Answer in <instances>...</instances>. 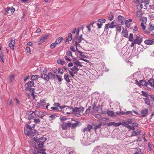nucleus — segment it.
I'll list each match as a JSON object with an SVG mask.
<instances>
[{
    "label": "nucleus",
    "mask_w": 154,
    "mask_h": 154,
    "mask_svg": "<svg viewBox=\"0 0 154 154\" xmlns=\"http://www.w3.org/2000/svg\"><path fill=\"white\" fill-rule=\"evenodd\" d=\"M33 140L36 142L38 145V147H36V149H42L44 147V143L47 140L46 137H42L38 139L34 137Z\"/></svg>",
    "instance_id": "1"
},
{
    "label": "nucleus",
    "mask_w": 154,
    "mask_h": 154,
    "mask_svg": "<svg viewBox=\"0 0 154 154\" xmlns=\"http://www.w3.org/2000/svg\"><path fill=\"white\" fill-rule=\"evenodd\" d=\"M26 127L27 129H29V130H27L26 129H24V132L26 135L29 136L35 134L36 131L34 130L35 125L34 124L30 125L29 124H27Z\"/></svg>",
    "instance_id": "2"
},
{
    "label": "nucleus",
    "mask_w": 154,
    "mask_h": 154,
    "mask_svg": "<svg viewBox=\"0 0 154 154\" xmlns=\"http://www.w3.org/2000/svg\"><path fill=\"white\" fill-rule=\"evenodd\" d=\"M84 107H75L72 109V112L73 114L75 116L77 117H79L82 116L81 113L84 111Z\"/></svg>",
    "instance_id": "3"
},
{
    "label": "nucleus",
    "mask_w": 154,
    "mask_h": 154,
    "mask_svg": "<svg viewBox=\"0 0 154 154\" xmlns=\"http://www.w3.org/2000/svg\"><path fill=\"white\" fill-rule=\"evenodd\" d=\"M56 75L53 74L51 72H49L48 75H42V78L44 80L48 82L49 80H54L55 79Z\"/></svg>",
    "instance_id": "4"
},
{
    "label": "nucleus",
    "mask_w": 154,
    "mask_h": 154,
    "mask_svg": "<svg viewBox=\"0 0 154 154\" xmlns=\"http://www.w3.org/2000/svg\"><path fill=\"white\" fill-rule=\"evenodd\" d=\"M143 37L140 35H137L133 39V41L136 44L140 45L142 42Z\"/></svg>",
    "instance_id": "5"
},
{
    "label": "nucleus",
    "mask_w": 154,
    "mask_h": 154,
    "mask_svg": "<svg viewBox=\"0 0 154 154\" xmlns=\"http://www.w3.org/2000/svg\"><path fill=\"white\" fill-rule=\"evenodd\" d=\"M154 30V24L150 23L146 27V33H149Z\"/></svg>",
    "instance_id": "6"
},
{
    "label": "nucleus",
    "mask_w": 154,
    "mask_h": 154,
    "mask_svg": "<svg viewBox=\"0 0 154 154\" xmlns=\"http://www.w3.org/2000/svg\"><path fill=\"white\" fill-rule=\"evenodd\" d=\"M48 36L47 35H45L42 37H41L38 42V44L39 45L41 44L48 38Z\"/></svg>",
    "instance_id": "7"
},
{
    "label": "nucleus",
    "mask_w": 154,
    "mask_h": 154,
    "mask_svg": "<svg viewBox=\"0 0 154 154\" xmlns=\"http://www.w3.org/2000/svg\"><path fill=\"white\" fill-rule=\"evenodd\" d=\"M72 124L71 123H63L61 124L62 129L63 130H66L68 127H71Z\"/></svg>",
    "instance_id": "8"
},
{
    "label": "nucleus",
    "mask_w": 154,
    "mask_h": 154,
    "mask_svg": "<svg viewBox=\"0 0 154 154\" xmlns=\"http://www.w3.org/2000/svg\"><path fill=\"white\" fill-rule=\"evenodd\" d=\"M66 106V107H65V108H66V111H67V112H66V114H70L71 112H72V109H74V108L70 106Z\"/></svg>",
    "instance_id": "9"
},
{
    "label": "nucleus",
    "mask_w": 154,
    "mask_h": 154,
    "mask_svg": "<svg viewBox=\"0 0 154 154\" xmlns=\"http://www.w3.org/2000/svg\"><path fill=\"white\" fill-rule=\"evenodd\" d=\"M117 19L118 20L119 22V23L120 25H122L123 24L125 21V18L123 16L119 15Z\"/></svg>",
    "instance_id": "10"
},
{
    "label": "nucleus",
    "mask_w": 154,
    "mask_h": 154,
    "mask_svg": "<svg viewBox=\"0 0 154 154\" xmlns=\"http://www.w3.org/2000/svg\"><path fill=\"white\" fill-rule=\"evenodd\" d=\"M149 86L154 88V80L152 79H149L147 82V86Z\"/></svg>",
    "instance_id": "11"
},
{
    "label": "nucleus",
    "mask_w": 154,
    "mask_h": 154,
    "mask_svg": "<svg viewBox=\"0 0 154 154\" xmlns=\"http://www.w3.org/2000/svg\"><path fill=\"white\" fill-rule=\"evenodd\" d=\"M148 112V109H142L140 111L141 113V116L143 117H145L147 115Z\"/></svg>",
    "instance_id": "12"
},
{
    "label": "nucleus",
    "mask_w": 154,
    "mask_h": 154,
    "mask_svg": "<svg viewBox=\"0 0 154 154\" xmlns=\"http://www.w3.org/2000/svg\"><path fill=\"white\" fill-rule=\"evenodd\" d=\"M92 128V126L90 125H88L87 127H85L83 130V132H90Z\"/></svg>",
    "instance_id": "13"
},
{
    "label": "nucleus",
    "mask_w": 154,
    "mask_h": 154,
    "mask_svg": "<svg viewBox=\"0 0 154 154\" xmlns=\"http://www.w3.org/2000/svg\"><path fill=\"white\" fill-rule=\"evenodd\" d=\"M154 42V40L152 39H149L146 40L144 41V43L147 45H151L153 44Z\"/></svg>",
    "instance_id": "14"
},
{
    "label": "nucleus",
    "mask_w": 154,
    "mask_h": 154,
    "mask_svg": "<svg viewBox=\"0 0 154 154\" xmlns=\"http://www.w3.org/2000/svg\"><path fill=\"white\" fill-rule=\"evenodd\" d=\"M70 71L72 73H74V74H76L77 72L79 70V69L78 68L75 66H74L72 68L70 69Z\"/></svg>",
    "instance_id": "15"
},
{
    "label": "nucleus",
    "mask_w": 154,
    "mask_h": 154,
    "mask_svg": "<svg viewBox=\"0 0 154 154\" xmlns=\"http://www.w3.org/2000/svg\"><path fill=\"white\" fill-rule=\"evenodd\" d=\"M53 105L54 106H56L57 107H59L60 108L61 110L64 109L65 108V107H66V105H64L63 106H60V104L58 103H55Z\"/></svg>",
    "instance_id": "16"
},
{
    "label": "nucleus",
    "mask_w": 154,
    "mask_h": 154,
    "mask_svg": "<svg viewBox=\"0 0 154 154\" xmlns=\"http://www.w3.org/2000/svg\"><path fill=\"white\" fill-rule=\"evenodd\" d=\"M15 43V39H11V42L9 44V47L12 49H14Z\"/></svg>",
    "instance_id": "17"
},
{
    "label": "nucleus",
    "mask_w": 154,
    "mask_h": 154,
    "mask_svg": "<svg viewBox=\"0 0 154 154\" xmlns=\"http://www.w3.org/2000/svg\"><path fill=\"white\" fill-rule=\"evenodd\" d=\"M143 14L141 11H137L136 16L139 18V20H141V18L142 17Z\"/></svg>",
    "instance_id": "18"
},
{
    "label": "nucleus",
    "mask_w": 154,
    "mask_h": 154,
    "mask_svg": "<svg viewBox=\"0 0 154 154\" xmlns=\"http://www.w3.org/2000/svg\"><path fill=\"white\" fill-rule=\"evenodd\" d=\"M133 154H143V153L141 152V150L140 149L137 148L135 149V152Z\"/></svg>",
    "instance_id": "19"
},
{
    "label": "nucleus",
    "mask_w": 154,
    "mask_h": 154,
    "mask_svg": "<svg viewBox=\"0 0 154 154\" xmlns=\"http://www.w3.org/2000/svg\"><path fill=\"white\" fill-rule=\"evenodd\" d=\"M37 152L32 151V153L33 154H38V153H42L44 152V150L43 149H37Z\"/></svg>",
    "instance_id": "20"
},
{
    "label": "nucleus",
    "mask_w": 154,
    "mask_h": 154,
    "mask_svg": "<svg viewBox=\"0 0 154 154\" xmlns=\"http://www.w3.org/2000/svg\"><path fill=\"white\" fill-rule=\"evenodd\" d=\"M141 85L147 86V82H146V81L143 80H140V81L139 86H140Z\"/></svg>",
    "instance_id": "21"
},
{
    "label": "nucleus",
    "mask_w": 154,
    "mask_h": 154,
    "mask_svg": "<svg viewBox=\"0 0 154 154\" xmlns=\"http://www.w3.org/2000/svg\"><path fill=\"white\" fill-rule=\"evenodd\" d=\"M63 39V38L61 37H60L58 38L56 40L55 43L57 45H58L60 43Z\"/></svg>",
    "instance_id": "22"
},
{
    "label": "nucleus",
    "mask_w": 154,
    "mask_h": 154,
    "mask_svg": "<svg viewBox=\"0 0 154 154\" xmlns=\"http://www.w3.org/2000/svg\"><path fill=\"white\" fill-rule=\"evenodd\" d=\"M122 114H126L127 115H128L129 116H133V112L132 111H127L125 112H124L123 113H122Z\"/></svg>",
    "instance_id": "23"
},
{
    "label": "nucleus",
    "mask_w": 154,
    "mask_h": 154,
    "mask_svg": "<svg viewBox=\"0 0 154 154\" xmlns=\"http://www.w3.org/2000/svg\"><path fill=\"white\" fill-rule=\"evenodd\" d=\"M79 124H80V122H76L75 123L72 124L71 127H72L73 128H75L79 125Z\"/></svg>",
    "instance_id": "24"
},
{
    "label": "nucleus",
    "mask_w": 154,
    "mask_h": 154,
    "mask_svg": "<svg viewBox=\"0 0 154 154\" xmlns=\"http://www.w3.org/2000/svg\"><path fill=\"white\" fill-rule=\"evenodd\" d=\"M145 2H142L140 4V7L141 8H143L145 9H147V5Z\"/></svg>",
    "instance_id": "25"
},
{
    "label": "nucleus",
    "mask_w": 154,
    "mask_h": 154,
    "mask_svg": "<svg viewBox=\"0 0 154 154\" xmlns=\"http://www.w3.org/2000/svg\"><path fill=\"white\" fill-rule=\"evenodd\" d=\"M72 40V35L71 33H69L68 34V38H67L66 40V42H69V40L71 41Z\"/></svg>",
    "instance_id": "26"
},
{
    "label": "nucleus",
    "mask_w": 154,
    "mask_h": 154,
    "mask_svg": "<svg viewBox=\"0 0 154 154\" xmlns=\"http://www.w3.org/2000/svg\"><path fill=\"white\" fill-rule=\"evenodd\" d=\"M39 76L38 75H32L31 77V79L32 80H35L36 79L39 78Z\"/></svg>",
    "instance_id": "27"
},
{
    "label": "nucleus",
    "mask_w": 154,
    "mask_h": 154,
    "mask_svg": "<svg viewBox=\"0 0 154 154\" xmlns=\"http://www.w3.org/2000/svg\"><path fill=\"white\" fill-rule=\"evenodd\" d=\"M64 79L68 82H70L69 78L68 75V74H65L64 75Z\"/></svg>",
    "instance_id": "28"
},
{
    "label": "nucleus",
    "mask_w": 154,
    "mask_h": 154,
    "mask_svg": "<svg viewBox=\"0 0 154 154\" xmlns=\"http://www.w3.org/2000/svg\"><path fill=\"white\" fill-rule=\"evenodd\" d=\"M143 100H144L145 103L147 105L150 106V102L149 99H148L147 97L145 98H143Z\"/></svg>",
    "instance_id": "29"
},
{
    "label": "nucleus",
    "mask_w": 154,
    "mask_h": 154,
    "mask_svg": "<svg viewBox=\"0 0 154 154\" xmlns=\"http://www.w3.org/2000/svg\"><path fill=\"white\" fill-rule=\"evenodd\" d=\"M114 18V15L112 13H110L109 16H108V18L109 20L111 21L113 20Z\"/></svg>",
    "instance_id": "30"
},
{
    "label": "nucleus",
    "mask_w": 154,
    "mask_h": 154,
    "mask_svg": "<svg viewBox=\"0 0 154 154\" xmlns=\"http://www.w3.org/2000/svg\"><path fill=\"white\" fill-rule=\"evenodd\" d=\"M116 30L118 32H120L121 30V26H120L119 25H116Z\"/></svg>",
    "instance_id": "31"
},
{
    "label": "nucleus",
    "mask_w": 154,
    "mask_h": 154,
    "mask_svg": "<svg viewBox=\"0 0 154 154\" xmlns=\"http://www.w3.org/2000/svg\"><path fill=\"white\" fill-rule=\"evenodd\" d=\"M73 63L77 66H79L81 67L82 66L81 64V63L79 61L77 60L74 61Z\"/></svg>",
    "instance_id": "32"
},
{
    "label": "nucleus",
    "mask_w": 154,
    "mask_h": 154,
    "mask_svg": "<svg viewBox=\"0 0 154 154\" xmlns=\"http://www.w3.org/2000/svg\"><path fill=\"white\" fill-rule=\"evenodd\" d=\"M33 81L32 80V81H30L27 83V85L29 87H32L34 85V83Z\"/></svg>",
    "instance_id": "33"
},
{
    "label": "nucleus",
    "mask_w": 154,
    "mask_h": 154,
    "mask_svg": "<svg viewBox=\"0 0 154 154\" xmlns=\"http://www.w3.org/2000/svg\"><path fill=\"white\" fill-rule=\"evenodd\" d=\"M140 26L141 27H142L143 30L145 32V33H146V26L145 25H144V23H141Z\"/></svg>",
    "instance_id": "34"
},
{
    "label": "nucleus",
    "mask_w": 154,
    "mask_h": 154,
    "mask_svg": "<svg viewBox=\"0 0 154 154\" xmlns=\"http://www.w3.org/2000/svg\"><path fill=\"white\" fill-rule=\"evenodd\" d=\"M107 113L109 116H113L114 115V112L111 111H108Z\"/></svg>",
    "instance_id": "35"
},
{
    "label": "nucleus",
    "mask_w": 154,
    "mask_h": 154,
    "mask_svg": "<svg viewBox=\"0 0 154 154\" xmlns=\"http://www.w3.org/2000/svg\"><path fill=\"white\" fill-rule=\"evenodd\" d=\"M114 22L112 21L110 24V25L109 26V28H114L116 26V25L114 24Z\"/></svg>",
    "instance_id": "36"
},
{
    "label": "nucleus",
    "mask_w": 154,
    "mask_h": 154,
    "mask_svg": "<svg viewBox=\"0 0 154 154\" xmlns=\"http://www.w3.org/2000/svg\"><path fill=\"white\" fill-rule=\"evenodd\" d=\"M129 41L130 42H132L133 40V34L132 33H130L129 34Z\"/></svg>",
    "instance_id": "37"
},
{
    "label": "nucleus",
    "mask_w": 154,
    "mask_h": 154,
    "mask_svg": "<svg viewBox=\"0 0 154 154\" xmlns=\"http://www.w3.org/2000/svg\"><path fill=\"white\" fill-rule=\"evenodd\" d=\"M141 93L142 95L146 97V98L149 97V95L146 92L143 91L141 92Z\"/></svg>",
    "instance_id": "38"
},
{
    "label": "nucleus",
    "mask_w": 154,
    "mask_h": 154,
    "mask_svg": "<svg viewBox=\"0 0 154 154\" xmlns=\"http://www.w3.org/2000/svg\"><path fill=\"white\" fill-rule=\"evenodd\" d=\"M128 124H127V121L126 122H121V125H122L124 127H127V126L128 125Z\"/></svg>",
    "instance_id": "39"
},
{
    "label": "nucleus",
    "mask_w": 154,
    "mask_h": 154,
    "mask_svg": "<svg viewBox=\"0 0 154 154\" xmlns=\"http://www.w3.org/2000/svg\"><path fill=\"white\" fill-rule=\"evenodd\" d=\"M78 51L80 53V56H82L84 58L86 57V56L85 55V54L84 52L80 51Z\"/></svg>",
    "instance_id": "40"
},
{
    "label": "nucleus",
    "mask_w": 154,
    "mask_h": 154,
    "mask_svg": "<svg viewBox=\"0 0 154 154\" xmlns=\"http://www.w3.org/2000/svg\"><path fill=\"white\" fill-rule=\"evenodd\" d=\"M57 63L59 64L63 65L64 63H65V62L63 60H58L57 61Z\"/></svg>",
    "instance_id": "41"
},
{
    "label": "nucleus",
    "mask_w": 154,
    "mask_h": 154,
    "mask_svg": "<svg viewBox=\"0 0 154 154\" xmlns=\"http://www.w3.org/2000/svg\"><path fill=\"white\" fill-rule=\"evenodd\" d=\"M10 7H8L7 8H6L5 9V13L6 14H8L9 13V11H10Z\"/></svg>",
    "instance_id": "42"
},
{
    "label": "nucleus",
    "mask_w": 154,
    "mask_h": 154,
    "mask_svg": "<svg viewBox=\"0 0 154 154\" xmlns=\"http://www.w3.org/2000/svg\"><path fill=\"white\" fill-rule=\"evenodd\" d=\"M56 44L55 42L51 44L50 45V48L51 49H53L56 46Z\"/></svg>",
    "instance_id": "43"
},
{
    "label": "nucleus",
    "mask_w": 154,
    "mask_h": 154,
    "mask_svg": "<svg viewBox=\"0 0 154 154\" xmlns=\"http://www.w3.org/2000/svg\"><path fill=\"white\" fill-rule=\"evenodd\" d=\"M137 134V133L136 131H133L131 134V136H136Z\"/></svg>",
    "instance_id": "44"
},
{
    "label": "nucleus",
    "mask_w": 154,
    "mask_h": 154,
    "mask_svg": "<svg viewBox=\"0 0 154 154\" xmlns=\"http://www.w3.org/2000/svg\"><path fill=\"white\" fill-rule=\"evenodd\" d=\"M66 54L68 56H70L71 57H72V52L70 51H68L66 52Z\"/></svg>",
    "instance_id": "45"
},
{
    "label": "nucleus",
    "mask_w": 154,
    "mask_h": 154,
    "mask_svg": "<svg viewBox=\"0 0 154 154\" xmlns=\"http://www.w3.org/2000/svg\"><path fill=\"white\" fill-rule=\"evenodd\" d=\"M106 20L105 19H100L98 20V21L101 23H105Z\"/></svg>",
    "instance_id": "46"
},
{
    "label": "nucleus",
    "mask_w": 154,
    "mask_h": 154,
    "mask_svg": "<svg viewBox=\"0 0 154 154\" xmlns=\"http://www.w3.org/2000/svg\"><path fill=\"white\" fill-rule=\"evenodd\" d=\"M57 77L58 81L59 82H60L62 81V78L61 76H59L57 75L56 76Z\"/></svg>",
    "instance_id": "47"
},
{
    "label": "nucleus",
    "mask_w": 154,
    "mask_h": 154,
    "mask_svg": "<svg viewBox=\"0 0 154 154\" xmlns=\"http://www.w3.org/2000/svg\"><path fill=\"white\" fill-rule=\"evenodd\" d=\"M0 59H1L3 62H4V59L3 58V55L2 52H0Z\"/></svg>",
    "instance_id": "48"
},
{
    "label": "nucleus",
    "mask_w": 154,
    "mask_h": 154,
    "mask_svg": "<svg viewBox=\"0 0 154 154\" xmlns=\"http://www.w3.org/2000/svg\"><path fill=\"white\" fill-rule=\"evenodd\" d=\"M127 128H128L130 130H134L135 129V128L133 126H130L129 124L127 126Z\"/></svg>",
    "instance_id": "49"
},
{
    "label": "nucleus",
    "mask_w": 154,
    "mask_h": 154,
    "mask_svg": "<svg viewBox=\"0 0 154 154\" xmlns=\"http://www.w3.org/2000/svg\"><path fill=\"white\" fill-rule=\"evenodd\" d=\"M115 124V122H110L107 124V126H110L112 125H114Z\"/></svg>",
    "instance_id": "50"
},
{
    "label": "nucleus",
    "mask_w": 154,
    "mask_h": 154,
    "mask_svg": "<svg viewBox=\"0 0 154 154\" xmlns=\"http://www.w3.org/2000/svg\"><path fill=\"white\" fill-rule=\"evenodd\" d=\"M148 146L149 148L150 149V151H152V147L154 148V146L153 145L150 144L149 143Z\"/></svg>",
    "instance_id": "51"
},
{
    "label": "nucleus",
    "mask_w": 154,
    "mask_h": 154,
    "mask_svg": "<svg viewBox=\"0 0 154 154\" xmlns=\"http://www.w3.org/2000/svg\"><path fill=\"white\" fill-rule=\"evenodd\" d=\"M75 39L76 41L78 42H79V43H80L81 42V39H79V38L78 37V36L77 35H76L75 36Z\"/></svg>",
    "instance_id": "52"
},
{
    "label": "nucleus",
    "mask_w": 154,
    "mask_h": 154,
    "mask_svg": "<svg viewBox=\"0 0 154 154\" xmlns=\"http://www.w3.org/2000/svg\"><path fill=\"white\" fill-rule=\"evenodd\" d=\"M58 73H60L62 75L63 74V71L60 68H58Z\"/></svg>",
    "instance_id": "53"
},
{
    "label": "nucleus",
    "mask_w": 154,
    "mask_h": 154,
    "mask_svg": "<svg viewBox=\"0 0 154 154\" xmlns=\"http://www.w3.org/2000/svg\"><path fill=\"white\" fill-rule=\"evenodd\" d=\"M125 24L126 27L128 28H129V27L130 26V24H129V21H128V20H126L125 21Z\"/></svg>",
    "instance_id": "54"
},
{
    "label": "nucleus",
    "mask_w": 154,
    "mask_h": 154,
    "mask_svg": "<svg viewBox=\"0 0 154 154\" xmlns=\"http://www.w3.org/2000/svg\"><path fill=\"white\" fill-rule=\"evenodd\" d=\"M26 50L27 52L29 54H31V49L29 47H26Z\"/></svg>",
    "instance_id": "55"
},
{
    "label": "nucleus",
    "mask_w": 154,
    "mask_h": 154,
    "mask_svg": "<svg viewBox=\"0 0 154 154\" xmlns=\"http://www.w3.org/2000/svg\"><path fill=\"white\" fill-rule=\"evenodd\" d=\"M48 72V70L47 69H44L43 70V72H42L41 74V77L42 78V75H46L45 73H47Z\"/></svg>",
    "instance_id": "56"
},
{
    "label": "nucleus",
    "mask_w": 154,
    "mask_h": 154,
    "mask_svg": "<svg viewBox=\"0 0 154 154\" xmlns=\"http://www.w3.org/2000/svg\"><path fill=\"white\" fill-rule=\"evenodd\" d=\"M51 109L55 111H57L59 110V109L57 107H52Z\"/></svg>",
    "instance_id": "57"
},
{
    "label": "nucleus",
    "mask_w": 154,
    "mask_h": 154,
    "mask_svg": "<svg viewBox=\"0 0 154 154\" xmlns=\"http://www.w3.org/2000/svg\"><path fill=\"white\" fill-rule=\"evenodd\" d=\"M10 11L11 12V14H13L14 13L15 11V9L13 7H12L11 8H10Z\"/></svg>",
    "instance_id": "58"
},
{
    "label": "nucleus",
    "mask_w": 154,
    "mask_h": 154,
    "mask_svg": "<svg viewBox=\"0 0 154 154\" xmlns=\"http://www.w3.org/2000/svg\"><path fill=\"white\" fill-rule=\"evenodd\" d=\"M49 120L50 121L53 120L55 118V116L53 115H51L49 116Z\"/></svg>",
    "instance_id": "59"
},
{
    "label": "nucleus",
    "mask_w": 154,
    "mask_h": 154,
    "mask_svg": "<svg viewBox=\"0 0 154 154\" xmlns=\"http://www.w3.org/2000/svg\"><path fill=\"white\" fill-rule=\"evenodd\" d=\"M149 97L150 98V100L151 101H154V96L151 95H149Z\"/></svg>",
    "instance_id": "60"
},
{
    "label": "nucleus",
    "mask_w": 154,
    "mask_h": 154,
    "mask_svg": "<svg viewBox=\"0 0 154 154\" xmlns=\"http://www.w3.org/2000/svg\"><path fill=\"white\" fill-rule=\"evenodd\" d=\"M34 121L37 123H39L40 122V120L39 119H34Z\"/></svg>",
    "instance_id": "61"
},
{
    "label": "nucleus",
    "mask_w": 154,
    "mask_h": 154,
    "mask_svg": "<svg viewBox=\"0 0 154 154\" xmlns=\"http://www.w3.org/2000/svg\"><path fill=\"white\" fill-rule=\"evenodd\" d=\"M97 119H100L101 117V116L100 114H95L94 116Z\"/></svg>",
    "instance_id": "62"
},
{
    "label": "nucleus",
    "mask_w": 154,
    "mask_h": 154,
    "mask_svg": "<svg viewBox=\"0 0 154 154\" xmlns=\"http://www.w3.org/2000/svg\"><path fill=\"white\" fill-rule=\"evenodd\" d=\"M14 75H12L10 76V80L11 82H12L14 79Z\"/></svg>",
    "instance_id": "63"
},
{
    "label": "nucleus",
    "mask_w": 154,
    "mask_h": 154,
    "mask_svg": "<svg viewBox=\"0 0 154 154\" xmlns=\"http://www.w3.org/2000/svg\"><path fill=\"white\" fill-rule=\"evenodd\" d=\"M34 117L33 116L31 115H29L27 117V119L29 120H30L33 118Z\"/></svg>",
    "instance_id": "64"
}]
</instances>
